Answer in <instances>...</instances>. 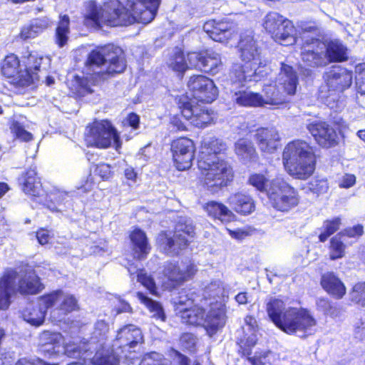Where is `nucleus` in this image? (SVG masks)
Returning <instances> with one entry per match:
<instances>
[{"mask_svg": "<svg viewBox=\"0 0 365 365\" xmlns=\"http://www.w3.org/2000/svg\"><path fill=\"white\" fill-rule=\"evenodd\" d=\"M44 287L40 277L34 269H30L25 272L19 279L17 290L22 295H35Z\"/></svg>", "mask_w": 365, "mask_h": 365, "instance_id": "obj_28", "label": "nucleus"}, {"mask_svg": "<svg viewBox=\"0 0 365 365\" xmlns=\"http://www.w3.org/2000/svg\"><path fill=\"white\" fill-rule=\"evenodd\" d=\"M204 55L205 54L202 53L197 52L188 53L187 55V60H185L187 61L188 68L194 67L201 70Z\"/></svg>", "mask_w": 365, "mask_h": 365, "instance_id": "obj_57", "label": "nucleus"}, {"mask_svg": "<svg viewBox=\"0 0 365 365\" xmlns=\"http://www.w3.org/2000/svg\"><path fill=\"white\" fill-rule=\"evenodd\" d=\"M50 24L51 21L47 17L36 19L31 23L32 27L36 30L38 34L46 29L50 26Z\"/></svg>", "mask_w": 365, "mask_h": 365, "instance_id": "obj_58", "label": "nucleus"}, {"mask_svg": "<svg viewBox=\"0 0 365 365\" xmlns=\"http://www.w3.org/2000/svg\"><path fill=\"white\" fill-rule=\"evenodd\" d=\"M37 35H38V32L31 24L24 26L20 34L21 38L24 40L35 38Z\"/></svg>", "mask_w": 365, "mask_h": 365, "instance_id": "obj_61", "label": "nucleus"}, {"mask_svg": "<svg viewBox=\"0 0 365 365\" xmlns=\"http://www.w3.org/2000/svg\"><path fill=\"white\" fill-rule=\"evenodd\" d=\"M320 284L329 295L336 299H342L346 293L345 284L332 272H328L322 275Z\"/></svg>", "mask_w": 365, "mask_h": 365, "instance_id": "obj_30", "label": "nucleus"}, {"mask_svg": "<svg viewBox=\"0 0 365 365\" xmlns=\"http://www.w3.org/2000/svg\"><path fill=\"white\" fill-rule=\"evenodd\" d=\"M227 202L230 210L240 216H247L255 212L256 203L254 198L244 192H237L231 194Z\"/></svg>", "mask_w": 365, "mask_h": 365, "instance_id": "obj_26", "label": "nucleus"}, {"mask_svg": "<svg viewBox=\"0 0 365 365\" xmlns=\"http://www.w3.org/2000/svg\"><path fill=\"white\" fill-rule=\"evenodd\" d=\"M18 181L21 190L32 200H36L41 195L43 186L36 166L26 169L21 174Z\"/></svg>", "mask_w": 365, "mask_h": 365, "instance_id": "obj_22", "label": "nucleus"}, {"mask_svg": "<svg viewBox=\"0 0 365 365\" xmlns=\"http://www.w3.org/2000/svg\"><path fill=\"white\" fill-rule=\"evenodd\" d=\"M166 63L169 68L179 73L185 72L188 68L182 50L178 47L169 53Z\"/></svg>", "mask_w": 365, "mask_h": 365, "instance_id": "obj_39", "label": "nucleus"}, {"mask_svg": "<svg viewBox=\"0 0 365 365\" xmlns=\"http://www.w3.org/2000/svg\"><path fill=\"white\" fill-rule=\"evenodd\" d=\"M347 245L339 232L331 237L328 247L329 259L336 260L343 258L346 255Z\"/></svg>", "mask_w": 365, "mask_h": 365, "instance_id": "obj_38", "label": "nucleus"}, {"mask_svg": "<svg viewBox=\"0 0 365 365\" xmlns=\"http://www.w3.org/2000/svg\"><path fill=\"white\" fill-rule=\"evenodd\" d=\"M137 281L145 287L151 294L158 296V289L154 279L151 275L148 274L144 269H138Z\"/></svg>", "mask_w": 365, "mask_h": 365, "instance_id": "obj_48", "label": "nucleus"}, {"mask_svg": "<svg viewBox=\"0 0 365 365\" xmlns=\"http://www.w3.org/2000/svg\"><path fill=\"white\" fill-rule=\"evenodd\" d=\"M356 183V177L352 174H346L341 179L339 187L342 188H349Z\"/></svg>", "mask_w": 365, "mask_h": 365, "instance_id": "obj_63", "label": "nucleus"}, {"mask_svg": "<svg viewBox=\"0 0 365 365\" xmlns=\"http://www.w3.org/2000/svg\"><path fill=\"white\" fill-rule=\"evenodd\" d=\"M195 150L194 141L187 137L180 136L171 141L172 158L178 170L183 171L191 168Z\"/></svg>", "mask_w": 365, "mask_h": 365, "instance_id": "obj_13", "label": "nucleus"}, {"mask_svg": "<svg viewBox=\"0 0 365 365\" xmlns=\"http://www.w3.org/2000/svg\"><path fill=\"white\" fill-rule=\"evenodd\" d=\"M95 182L91 175H89L79 186L78 190L83 193H87L93 190Z\"/></svg>", "mask_w": 365, "mask_h": 365, "instance_id": "obj_60", "label": "nucleus"}, {"mask_svg": "<svg viewBox=\"0 0 365 365\" xmlns=\"http://www.w3.org/2000/svg\"><path fill=\"white\" fill-rule=\"evenodd\" d=\"M197 272V265L191 259L180 262L168 260L163 263L161 271L162 286L165 290L173 291L192 279Z\"/></svg>", "mask_w": 365, "mask_h": 365, "instance_id": "obj_10", "label": "nucleus"}, {"mask_svg": "<svg viewBox=\"0 0 365 365\" xmlns=\"http://www.w3.org/2000/svg\"><path fill=\"white\" fill-rule=\"evenodd\" d=\"M226 150V143L217 138H211L201 144L197 160V181L201 187L212 193L227 187L233 180L232 166L225 160L218 158Z\"/></svg>", "mask_w": 365, "mask_h": 365, "instance_id": "obj_2", "label": "nucleus"}, {"mask_svg": "<svg viewBox=\"0 0 365 365\" xmlns=\"http://www.w3.org/2000/svg\"><path fill=\"white\" fill-rule=\"evenodd\" d=\"M36 237L40 245H45L48 243L51 238L50 230L44 227H40L36 232Z\"/></svg>", "mask_w": 365, "mask_h": 365, "instance_id": "obj_59", "label": "nucleus"}, {"mask_svg": "<svg viewBox=\"0 0 365 365\" xmlns=\"http://www.w3.org/2000/svg\"><path fill=\"white\" fill-rule=\"evenodd\" d=\"M136 297L140 300V302L149 309L150 312H154L155 315L159 317H163V319L165 318L163 309L158 302L153 300L152 299L145 296L141 292H138L136 293Z\"/></svg>", "mask_w": 365, "mask_h": 365, "instance_id": "obj_49", "label": "nucleus"}, {"mask_svg": "<svg viewBox=\"0 0 365 365\" xmlns=\"http://www.w3.org/2000/svg\"><path fill=\"white\" fill-rule=\"evenodd\" d=\"M46 61L48 63L49 59L39 56L37 53H31L24 61L25 64V77L21 78L22 86H26L38 81L37 71H41V65Z\"/></svg>", "mask_w": 365, "mask_h": 365, "instance_id": "obj_31", "label": "nucleus"}, {"mask_svg": "<svg viewBox=\"0 0 365 365\" xmlns=\"http://www.w3.org/2000/svg\"><path fill=\"white\" fill-rule=\"evenodd\" d=\"M179 297L175 302V310L178 312L182 322L190 326L199 327L203 326L205 316V309L198 304H194L189 308L182 307L186 304V302L192 303V300L186 298L185 301Z\"/></svg>", "mask_w": 365, "mask_h": 365, "instance_id": "obj_20", "label": "nucleus"}, {"mask_svg": "<svg viewBox=\"0 0 365 365\" xmlns=\"http://www.w3.org/2000/svg\"><path fill=\"white\" fill-rule=\"evenodd\" d=\"M9 129L15 139L21 142H30L34 140L31 133L25 130L24 125L19 121L11 118L9 122Z\"/></svg>", "mask_w": 365, "mask_h": 365, "instance_id": "obj_44", "label": "nucleus"}, {"mask_svg": "<svg viewBox=\"0 0 365 365\" xmlns=\"http://www.w3.org/2000/svg\"><path fill=\"white\" fill-rule=\"evenodd\" d=\"M88 128L87 136L91 139V146L105 149L110 147L113 142L117 145H120V135L108 119L94 120Z\"/></svg>", "mask_w": 365, "mask_h": 365, "instance_id": "obj_11", "label": "nucleus"}, {"mask_svg": "<svg viewBox=\"0 0 365 365\" xmlns=\"http://www.w3.org/2000/svg\"><path fill=\"white\" fill-rule=\"evenodd\" d=\"M324 56L328 64L331 62H342L348 59L347 48L339 40L325 43Z\"/></svg>", "mask_w": 365, "mask_h": 365, "instance_id": "obj_34", "label": "nucleus"}, {"mask_svg": "<svg viewBox=\"0 0 365 365\" xmlns=\"http://www.w3.org/2000/svg\"><path fill=\"white\" fill-rule=\"evenodd\" d=\"M140 365H166V359L160 353L151 351L143 356Z\"/></svg>", "mask_w": 365, "mask_h": 365, "instance_id": "obj_55", "label": "nucleus"}, {"mask_svg": "<svg viewBox=\"0 0 365 365\" xmlns=\"http://www.w3.org/2000/svg\"><path fill=\"white\" fill-rule=\"evenodd\" d=\"M341 225V220L339 217L325 220L319 235V242H325L329 237L337 232Z\"/></svg>", "mask_w": 365, "mask_h": 365, "instance_id": "obj_40", "label": "nucleus"}, {"mask_svg": "<svg viewBox=\"0 0 365 365\" xmlns=\"http://www.w3.org/2000/svg\"><path fill=\"white\" fill-rule=\"evenodd\" d=\"M160 0H113L98 6L88 1L84 14L85 24L91 26H125L135 22L150 23L155 16Z\"/></svg>", "mask_w": 365, "mask_h": 365, "instance_id": "obj_1", "label": "nucleus"}, {"mask_svg": "<svg viewBox=\"0 0 365 365\" xmlns=\"http://www.w3.org/2000/svg\"><path fill=\"white\" fill-rule=\"evenodd\" d=\"M227 306L225 303H220L218 307H212L207 313L205 312L203 327L212 333H215L224 327L226 321Z\"/></svg>", "mask_w": 365, "mask_h": 365, "instance_id": "obj_29", "label": "nucleus"}, {"mask_svg": "<svg viewBox=\"0 0 365 365\" xmlns=\"http://www.w3.org/2000/svg\"><path fill=\"white\" fill-rule=\"evenodd\" d=\"M133 257L138 261L145 259L152 247L146 233L140 227H135L129 234Z\"/></svg>", "mask_w": 365, "mask_h": 365, "instance_id": "obj_25", "label": "nucleus"}, {"mask_svg": "<svg viewBox=\"0 0 365 365\" xmlns=\"http://www.w3.org/2000/svg\"><path fill=\"white\" fill-rule=\"evenodd\" d=\"M324 78L329 89L343 91L351 85L353 75L347 69L338 66L326 72Z\"/></svg>", "mask_w": 365, "mask_h": 365, "instance_id": "obj_24", "label": "nucleus"}, {"mask_svg": "<svg viewBox=\"0 0 365 365\" xmlns=\"http://www.w3.org/2000/svg\"><path fill=\"white\" fill-rule=\"evenodd\" d=\"M201 115H173L170 119V124L175 131L187 130V123L193 118H197Z\"/></svg>", "mask_w": 365, "mask_h": 365, "instance_id": "obj_53", "label": "nucleus"}, {"mask_svg": "<svg viewBox=\"0 0 365 365\" xmlns=\"http://www.w3.org/2000/svg\"><path fill=\"white\" fill-rule=\"evenodd\" d=\"M318 146L323 149L333 148L339 145L344 134L339 125L327 121H315L307 126Z\"/></svg>", "mask_w": 365, "mask_h": 365, "instance_id": "obj_12", "label": "nucleus"}, {"mask_svg": "<svg viewBox=\"0 0 365 365\" xmlns=\"http://www.w3.org/2000/svg\"><path fill=\"white\" fill-rule=\"evenodd\" d=\"M61 339L62 336L60 333L43 331L42 335L43 342L40 349L41 353L48 358L56 356L58 351L55 350V347L60 345Z\"/></svg>", "mask_w": 365, "mask_h": 365, "instance_id": "obj_36", "label": "nucleus"}, {"mask_svg": "<svg viewBox=\"0 0 365 365\" xmlns=\"http://www.w3.org/2000/svg\"><path fill=\"white\" fill-rule=\"evenodd\" d=\"M220 66H221V58L218 53L215 52H207L204 55L201 68L202 71L215 74L218 71Z\"/></svg>", "mask_w": 365, "mask_h": 365, "instance_id": "obj_45", "label": "nucleus"}, {"mask_svg": "<svg viewBox=\"0 0 365 365\" xmlns=\"http://www.w3.org/2000/svg\"><path fill=\"white\" fill-rule=\"evenodd\" d=\"M121 54L120 48L110 44L93 50L86 62L87 76L75 77L72 83L73 92L80 96H85L93 92L91 86L99 81L123 72L126 64Z\"/></svg>", "mask_w": 365, "mask_h": 365, "instance_id": "obj_3", "label": "nucleus"}, {"mask_svg": "<svg viewBox=\"0 0 365 365\" xmlns=\"http://www.w3.org/2000/svg\"><path fill=\"white\" fill-rule=\"evenodd\" d=\"M266 312L271 322L282 331L288 335L302 333L307 338L313 334L317 322L310 311L304 307H289L284 308L283 300L270 298L266 304Z\"/></svg>", "mask_w": 365, "mask_h": 365, "instance_id": "obj_4", "label": "nucleus"}, {"mask_svg": "<svg viewBox=\"0 0 365 365\" xmlns=\"http://www.w3.org/2000/svg\"><path fill=\"white\" fill-rule=\"evenodd\" d=\"M252 131L248 130L245 136L237 140L234 143V151L236 155L249 163H255L259 160L257 149L252 141Z\"/></svg>", "mask_w": 365, "mask_h": 365, "instance_id": "obj_27", "label": "nucleus"}, {"mask_svg": "<svg viewBox=\"0 0 365 365\" xmlns=\"http://www.w3.org/2000/svg\"><path fill=\"white\" fill-rule=\"evenodd\" d=\"M90 359L94 365H120L119 356L108 350L97 351Z\"/></svg>", "mask_w": 365, "mask_h": 365, "instance_id": "obj_41", "label": "nucleus"}, {"mask_svg": "<svg viewBox=\"0 0 365 365\" xmlns=\"http://www.w3.org/2000/svg\"><path fill=\"white\" fill-rule=\"evenodd\" d=\"M258 339L255 333L250 335L245 334L237 339V352L241 358L247 360L251 365H263L264 361L271 354L270 350H258L252 356V349L257 344Z\"/></svg>", "mask_w": 365, "mask_h": 365, "instance_id": "obj_18", "label": "nucleus"}, {"mask_svg": "<svg viewBox=\"0 0 365 365\" xmlns=\"http://www.w3.org/2000/svg\"><path fill=\"white\" fill-rule=\"evenodd\" d=\"M227 231L232 238L241 241L251 236L255 232V229L248 226L245 228H238L236 230L228 229Z\"/></svg>", "mask_w": 365, "mask_h": 365, "instance_id": "obj_56", "label": "nucleus"}, {"mask_svg": "<svg viewBox=\"0 0 365 365\" xmlns=\"http://www.w3.org/2000/svg\"><path fill=\"white\" fill-rule=\"evenodd\" d=\"M316 309L317 311L322 312L325 316L334 317L338 316L339 310L332 303V302L327 297H320L316 300Z\"/></svg>", "mask_w": 365, "mask_h": 365, "instance_id": "obj_46", "label": "nucleus"}, {"mask_svg": "<svg viewBox=\"0 0 365 365\" xmlns=\"http://www.w3.org/2000/svg\"><path fill=\"white\" fill-rule=\"evenodd\" d=\"M364 233V226L361 224H356L352 227H347L339 232V234L345 240L349 245L353 242H348V239H354L356 242Z\"/></svg>", "mask_w": 365, "mask_h": 365, "instance_id": "obj_51", "label": "nucleus"}, {"mask_svg": "<svg viewBox=\"0 0 365 365\" xmlns=\"http://www.w3.org/2000/svg\"><path fill=\"white\" fill-rule=\"evenodd\" d=\"M350 299L362 307H365V281L355 283L350 290Z\"/></svg>", "mask_w": 365, "mask_h": 365, "instance_id": "obj_47", "label": "nucleus"}, {"mask_svg": "<svg viewBox=\"0 0 365 365\" xmlns=\"http://www.w3.org/2000/svg\"><path fill=\"white\" fill-rule=\"evenodd\" d=\"M356 84L365 83V65L359 64L355 68Z\"/></svg>", "mask_w": 365, "mask_h": 365, "instance_id": "obj_64", "label": "nucleus"}, {"mask_svg": "<svg viewBox=\"0 0 365 365\" xmlns=\"http://www.w3.org/2000/svg\"><path fill=\"white\" fill-rule=\"evenodd\" d=\"M254 132L253 138L262 154H272L277 150L280 137L275 128L261 127Z\"/></svg>", "mask_w": 365, "mask_h": 365, "instance_id": "obj_21", "label": "nucleus"}, {"mask_svg": "<svg viewBox=\"0 0 365 365\" xmlns=\"http://www.w3.org/2000/svg\"><path fill=\"white\" fill-rule=\"evenodd\" d=\"M307 185L309 190L317 195H323L329 190V182L326 178L316 176Z\"/></svg>", "mask_w": 365, "mask_h": 365, "instance_id": "obj_50", "label": "nucleus"}, {"mask_svg": "<svg viewBox=\"0 0 365 365\" xmlns=\"http://www.w3.org/2000/svg\"><path fill=\"white\" fill-rule=\"evenodd\" d=\"M139 115H127L123 120V125L125 127H131L133 129H137L139 127Z\"/></svg>", "mask_w": 365, "mask_h": 365, "instance_id": "obj_62", "label": "nucleus"}, {"mask_svg": "<svg viewBox=\"0 0 365 365\" xmlns=\"http://www.w3.org/2000/svg\"><path fill=\"white\" fill-rule=\"evenodd\" d=\"M195 235V227L192 225L185 221H179L174 227L173 235L167 231H161L158 235L156 243L166 255L179 256L182 251L188 248Z\"/></svg>", "mask_w": 365, "mask_h": 365, "instance_id": "obj_9", "label": "nucleus"}, {"mask_svg": "<svg viewBox=\"0 0 365 365\" xmlns=\"http://www.w3.org/2000/svg\"><path fill=\"white\" fill-rule=\"evenodd\" d=\"M169 361L166 365H189L190 359L178 350L170 348L168 351Z\"/></svg>", "mask_w": 365, "mask_h": 365, "instance_id": "obj_54", "label": "nucleus"}, {"mask_svg": "<svg viewBox=\"0 0 365 365\" xmlns=\"http://www.w3.org/2000/svg\"><path fill=\"white\" fill-rule=\"evenodd\" d=\"M284 19L283 16L277 12H269L264 18L263 27L272 36L273 34L278 36L276 31L279 29Z\"/></svg>", "mask_w": 365, "mask_h": 365, "instance_id": "obj_42", "label": "nucleus"}, {"mask_svg": "<svg viewBox=\"0 0 365 365\" xmlns=\"http://www.w3.org/2000/svg\"><path fill=\"white\" fill-rule=\"evenodd\" d=\"M69 24V17L67 15L61 16L56 31V43L59 47H63L68 41Z\"/></svg>", "mask_w": 365, "mask_h": 365, "instance_id": "obj_43", "label": "nucleus"}, {"mask_svg": "<svg viewBox=\"0 0 365 365\" xmlns=\"http://www.w3.org/2000/svg\"><path fill=\"white\" fill-rule=\"evenodd\" d=\"M272 88L264 86L262 92L264 96H261L259 93L246 92L244 91H235V88L231 89V92H234L232 99L238 105L242 106H264L265 105H274V103L279 102L281 95L279 93L275 94L272 93Z\"/></svg>", "mask_w": 365, "mask_h": 365, "instance_id": "obj_16", "label": "nucleus"}, {"mask_svg": "<svg viewBox=\"0 0 365 365\" xmlns=\"http://www.w3.org/2000/svg\"><path fill=\"white\" fill-rule=\"evenodd\" d=\"M211 31L210 38L219 42H223L227 40L230 36L231 32L229 29V26L226 23L224 22H216V25Z\"/></svg>", "mask_w": 365, "mask_h": 365, "instance_id": "obj_52", "label": "nucleus"}, {"mask_svg": "<svg viewBox=\"0 0 365 365\" xmlns=\"http://www.w3.org/2000/svg\"><path fill=\"white\" fill-rule=\"evenodd\" d=\"M207 215L215 220L229 223L236 220L235 214L222 202L210 200L203 207Z\"/></svg>", "mask_w": 365, "mask_h": 365, "instance_id": "obj_32", "label": "nucleus"}, {"mask_svg": "<svg viewBox=\"0 0 365 365\" xmlns=\"http://www.w3.org/2000/svg\"><path fill=\"white\" fill-rule=\"evenodd\" d=\"M298 83V78L295 71L292 67L282 63L280 71L276 79L274 84L265 85L266 87L272 88L271 93L280 94L282 100L274 105H279L286 101V96H292L296 93L297 86ZM272 96V93H270Z\"/></svg>", "mask_w": 365, "mask_h": 365, "instance_id": "obj_15", "label": "nucleus"}, {"mask_svg": "<svg viewBox=\"0 0 365 365\" xmlns=\"http://www.w3.org/2000/svg\"><path fill=\"white\" fill-rule=\"evenodd\" d=\"M247 182L261 192H265L268 203L276 212L288 213L301 203L300 194L295 187L284 179L269 180L262 173H252Z\"/></svg>", "mask_w": 365, "mask_h": 365, "instance_id": "obj_6", "label": "nucleus"}, {"mask_svg": "<svg viewBox=\"0 0 365 365\" xmlns=\"http://www.w3.org/2000/svg\"><path fill=\"white\" fill-rule=\"evenodd\" d=\"M19 68L20 61L18 57L14 54H10L6 56L3 61L1 72L7 78H14L17 83L22 86L21 78L25 77V71H22Z\"/></svg>", "mask_w": 365, "mask_h": 365, "instance_id": "obj_33", "label": "nucleus"}, {"mask_svg": "<svg viewBox=\"0 0 365 365\" xmlns=\"http://www.w3.org/2000/svg\"><path fill=\"white\" fill-rule=\"evenodd\" d=\"M115 340L118 343V348L123 354L135 353V347L144 344L141 329L132 324L123 325L118 329Z\"/></svg>", "mask_w": 365, "mask_h": 365, "instance_id": "obj_19", "label": "nucleus"}, {"mask_svg": "<svg viewBox=\"0 0 365 365\" xmlns=\"http://www.w3.org/2000/svg\"><path fill=\"white\" fill-rule=\"evenodd\" d=\"M282 158L284 170L294 179L306 180L316 169L317 157L314 148L302 140L288 143L283 150Z\"/></svg>", "mask_w": 365, "mask_h": 365, "instance_id": "obj_7", "label": "nucleus"}, {"mask_svg": "<svg viewBox=\"0 0 365 365\" xmlns=\"http://www.w3.org/2000/svg\"><path fill=\"white\" fill-rule=\"evenodd\" d=\"M187 87L192 97L182 95L175 98L181 112L188 111L191 114H209L201 104L210 103L217 97V89L213 81L202 75L193 76L187 82Z\"/></svg>", "mask_w": 365, "mask_h": 365, "instance_id": "obj_8", "label": "nucleus"}, {"mask_svg": "<svg viewBox=\"0 0 365 365\" xmlns=\"http://www.w3.org/2000/svg\"><path fill=\"white\" fill-rule=\"evenodd\" d=\"M17 272L13 269H6L0 276V311L7 310L11 298L16 293L15 279Z\"/></svg>", "mask_w": 365, "mask_h": 365, "instance_id": "obj_23", "label": "nucleus"}, {"mask_svg": "<svg viewBox=\"0 0 365 365\" xmlns=\"http://www.w3.org/2000/svg\"><path fill=\"white\" fill-rule=\"evenodd\" d=\"M301 56L303 63L309 67H324L328 64L324 56L325 43L316 38H308L305 36Z\"/></svg>", "mask_w": 365, "mask_h": 365, "instance_id": "obj_17", "label": "nucleus"}, {"mask_svg": "<svg viewBox=\"0 0 365 365\" xmlns=\"http://www.w3.org/2000/svg\"><path fill=\"white\" fill-rule=\"evenodd\" d=\"M41 304L46 309L53 307L58 302L56 309L59 315L66 316L73 312L79 310L78 300L73 294H65L58 289L46 293L38 298Z\"/></svg>", "mask_w": 365, "mask_h": 365, "instance_id": "obj_14", "label": "nucleus"}, {"mask_svg": "<svg viewBox=\"0 0 365 365\" xmlns=\"http://www.w3.org/2000/svg\"><path fill=\"white\" fill-rule=\"evenodd\" d=\"M240 56L244 65L235 63L230 73L232 86L243 87L248 81L257 82L267 77L271 71L267 61L261 58L260 52L253 36L247 35L239 42Z\"/></svg>", "mask_w": 365, "mask_h": 365, "instance_id": "obj_5", "label": "nucleus"}, {"mask_svg": "<svg viewBox=\"0 0 365 365\" xmlns=\"http://www.w3.org/2000/svg\"><path fill=\"white\" fill-rule=\"evenodd\" d=\"M47 310L38 305L30 304L22 311V317L31 326L38 327L43 324Z\"/></svg>", "mask_w": 365, "mask_h": 365, "instance_id": "obj_37", "label": "nucleus"}, {"mask_svg": "<svg viewBox=\"0 0 365 365\" xmlns=\"http://www.w3.org/2000/svg\"><path fill=\"white\" fill-rule=\"evenodd\" d=\"M278 36L273 34L272 38L283 46L292 45L296 42V29L292 23L285 19L283 24L276 31Z\"/></svg>", "mask_w": 365, "mask_h": 365, "instance_id": "obj_35", "label": "nucleus"}]
</instances>
